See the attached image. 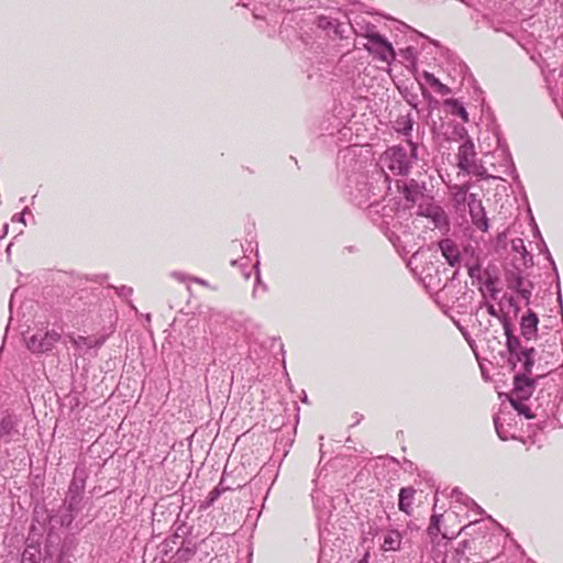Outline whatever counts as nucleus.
I'll return each mask as SVG.
<instances>
[{"instance_id":"36","label":"nucleus","mask_w":563,"mask_h":563,"mask_svg":"<svg viewBox=\"0 0 563 563\" xmlns=\"http://www.w3.org/2000/svg\"><path fill=\"white\" fill-rule=\"evenodd\" d=\"M463 255L465 256V261L482 260L481 252L472 244H467L463 247Z\"/></svg>"},{"instance_id":"62","label":"nucleus","mask_w":563,"mask_h":563,"mask_svg":"<svg viewBox=\"0 0 563 563\" xmlns=\"http://www.w3.org/2000/svg\"><path fill=\"white\" fill-rule=\"evenodd\" d=\"M236 263H238V261H236V260L231 261V264H232V265H235Z\"/></svg>"},{"instance_id":"38","label":"nucleus","mask_w":563,"mask_h":563,"mask_svg":"<svg viewBox=\"0 0 563 563\" xmlns=\"http://www.w3.org/2000/svg\"><path fill=\"white\" fill-rule=\"evenodd\" d=\"M338 20L321 15L317 20V26L323 31H332Z\"/></svg>"},{"instance_id":"58","label":"nucleus","mask_w":563,"mask_h":563,"mask_svg":"<svg viewBox=\"0 0 563 563\" xmlns=\"http://www.w3.org/2000/svg\"><path fill=\"white\" fill-rule=\"evenodd\" d=\"M534 235H537V236L541 238V233H540V231H539V229H538V227H537V225H536V228H534Z\"/></svg>"},{"instance_id":"26","label":"nucleus","mask_w":563,"mask_h":563,"mask_svg":"<svg viewBox=\"0 0 563 563\" xmlns=\"http://www.w3.org/2000/svg\"><path fill=\"white\" fill-rule=\"evenodd\" d=\"M422 77L441 96L451 93V89L446 85L442 84L432 73L423 71Z\"/></svg>"},{"instance_id":"42","label":"nucleus","mask_w":563,"mask_h":563,"mask_svg":"<svg viewBox=\"0 0 563 563\" xmlns=\"http://www.w3.org/2000/svg\"><path fill=\"white\" fill-rule=\"evenodd\" d=\"M465 203L468 206V211H471L472 208L475 209L476 207H483L482 201L477 199L475 194H470Z\"/></svg>"},{"instance_id":"53","label":"nucleus","mask_w":563,"mask_h":563,"mask_svg":"<svg viewBox=\"0 0 563 563\" xmlns=\"http://www.w3.org/2000/svg\"><path fill=\"white\" fill-rule=\"evenodd\" d=\"M507 300H508L509 306H511L514 308L515 314H517L519 312L520 308L517 305L515 298L512 296H510Z\"/></svg>"},{"instance_id":"4","label":"nucleus","mask_w":563,"mask_h":563,"mask_svg":"<svg viewBox=\"0 0 563 563\" xmlns=\"http://www.w3.org/2000/svg\"><path fill=\"white\" fill-rule=\"evenodd\" d=\"M427 178L431 180V176H428L427 172H419L416 178L402 183V195L406 201L415 205L419 200L433 199L432 190L427 188Z\"/></svg>"},{"instance_id":"48","label":"nucleus","mask_w":563,"mask_h":563,"mask_svg":"<svg viewBox=\"0 0 563 563\" xmlns=\"http://www.w3.org/2000/svg\"><path fill=\"white\" fill-rule=\"evenodd\" d=\"M217 489H219V492L221 494H223L224 492L227 490H232L233 488L231 486H228L224 484V477H221L219 484L216 486Z\"/></svg>"},{"instance_id":"63","label":"nucleus","mask_w":563,"mask_h":563,"mask_svg":"<svg viewBox=\"0 0 563 563\" xmlns=\"http://www.w3.org/2000/svg\"><path fill=\"white\" fill-rule=\"evenodd\" d=\"M173 275H174L175 277H177V278H180V277H179V275H178V273H174Z\"/></svg>"},{"instance_id":"37","label":"nucleus","mask_w":563,"mask_h":563,"mask_svg":"<svg viewBox=\"0 0 563 563\" xmlns=\"http://www.w3.org/2000/svg\"><path fill=\"white\" fill-rule=\"evenodd\" d=\"M534 288V284L531 280H525V285L521 286L518 294L526 300V305L530 303V298L532 295V290Z\"/></svg>"},{"instance_id":"5","label":"nucleus","mask_w":563,"mask_h":563,"mask_svg":"<svg viewBox=\"0 0 563 563\" xmlns=\"http://www.w3.org/2000/svg\"><path fill=\"white\" fill-rule=\"evenodd\" d=\"M60 334L56 330H38L31 336L24 335L27 350L33 354H44L51 352L55 344L60 340Z\"/></svg>"},{"instance_id":"50","label":"nucleus","mask_w":563,"mask_h":563,"mask_svg":"<svg viewBox=\"0 0 563 563\" xmlns=\"http://www.w3.org/2000/svg\"><path fill=\"white\" fill-rule=\"evenodd\" d=\"M464 493L459 488L454 487L450 494L451 498H454L459 503V497H462Z\"/></svg>"},{"instance_id":"46","label":"nucleus","mask_w":563,"mask_h":563,"mask_svg":"<svg viewBox=\"0 0 563 563\" xmlns=\"http://www.w3.org/2000/svg\"><path fill=\"white\" fill-rule=\"evenodd\" d=\"M117 292L120 297H129L132 295L133 289L128 286H121L120 288H117Z\"/></svg>"},{"instance_id":"32","label":"nucleus","mask_w":563,"mask_h":563,"mask_svg":"<svg viewBox=\"0 0 563 563\" xmlns=\"http://www.w3.org/2000/svg\"><path fill=\"white\" fill-rule=\"evenodd\" d=\"M511 407L518 412V415L525 416L526 419H533L536 415L532 412L531 408L525 404L526 400H508Z\"/></svg>"},{"instance_id":"35","label":"nucleus","mask_w":563,"mask_h":563,"mask_svg":"<svg viewBox=\"0 0 563 563\" xmlns=\"http://www.w3.org/2000/svg\"><path fill=\"white\" fill-rule=\"evenodd\" d=\"M494 426H495V430L497 432V435L499 437V439L501 441H507L508 439H510V438L512 439L514 438V435H510L508 433V431L505 429V427H504V424L501 422L500 417H498V416L494 417Z\"/></svg>"},{"instance_id":"14","label":"nucleus","mask_w":563,"mask_h":563,"mask_svg":"<svg viewBox=\"0 0 563 563\" xmlns=\"http://www.w3.org/2000/svg\"><path fill=\"white\" fill-rule=\"evenodd\" d=\"M197 545L188 539H181L177 551L169 558V563H188L195 556Z\"/></svg>"},{"instance_id":"10","label":"nucleus","mask_w":563,"mask_h":563,"mask_svg":"<svg viewBox=\"0 0 563 563\" xmlns=\"http://www.w3.org/2000/svg\"><path fill=\"white\" fill-rule=\"evenodd\" d=\"M439 250L451 267L460 266L462 253L452 239H442L438 242Z\"/></svg>"},{"instance_id":"22","label":"nucleus","mask_w":563,"mask_h":563,"mask_svg":"<svg viewBox=\"0 0 563 563\" xmlns=\"http://www.w3.org/2000/svg\"><path fill=\"white\" fill-rule=\"evenodd\" d=\"M505 278L507 283V287L509 289L516 290L517 292L525 285V278L521 275V272L518 268L509 269L505 273Z\"/></svg>"},{"instance_id":"17","label":"nucleus","mask_w":563,"mask_h":563,"mask_svg":"<svg viewBox=\"0 0 563 563\" xmlns=\"http://www.w3.org/2000/svg\"><path fill=\"white\" fill-rule=\"evenodd\" d=\"M416 489L412 486L402 487L399 490L398 495V508L400 511L405 512L408 516H411L413 508Z\"/></svg>"},{"instance_id":"39","label":"nucleus","mask_w":563,"mask_h":563,"mask_svg":"<svg viewBox=\"0 0 563 563\" xmlns=\"http://www.w3.org/2000/svg\"><path fill=\"white\" fill-rule=\"evenodd\" d=\"M525 349L526 347H522L520 350L514 351L512 353H509L508 364L510 365V368L512 371L517 367L518 363H521L523 361L521 352H523Z\"/></svg>"},{"instance_id":"56","label":"nucleus","mask_w":563,"mask_h":563,"mask_svg":"<svg viewBox=\"0 0 563 563\" xmlns=\"http://www.w3.org/2000/svg\"><path fill=\"white\" fill-rule=\"evenodd\" d=\"M369 553L366 552L364 556L358 561V563H368Z\"/></svg>"},{"instance_id":"49","label":"nucleus","mask_w":563,"mask_h":563,"mask_svg":"<svg viewBox=\"0 0 563 563\" xmlns=\"http://www.w3.org/2000/svg\"><path fill=\"white\" fill-rule=\"evenodd\" d=\"M507 159H508V161H509V163H510V172H509V174L511 175V177H512L514 179H517V178H518V174H517V172H516L515 164H514V162H512V159H511V157H510V154H509V153H507Z\"/></svg>"},{"instance_id":"3","label":"nucleus","mask_w":563,"mask_h":563,"mask_svg":"<svg viewBox=\"0 0 563 563\" xmlns=\"http://www.w3.org/2000/svg\"><path fill=\"white\" fill-rule=\"evenodd\" d=\"M368 43L364 44V48L377 59L390 64L396 58V52L391 43L382 34L374 30H367L364 35Z\"/></svg>"},{"instance_id":"1","label":"nucleus","mask_w":563,"mask_h":563,"mask_svg":"<svg viewBox=\"0 0 563 563\" xmlns=\"http://www.w3.org/2000/svg\"><path fill=\"white\" fill-rule=\"evenodd\" d=\"M410 152L401 145H393L380 155L383 169L389 170L395 176H408L412 163L419 158V145L408 141Z\"/></svg>"},{"instance_id":"54","label":"nucleus","mask_w":563,"mask_h":563,"mask_svg":"<svg viewBox=\"0 0 563 563\" xmlns=\"http://www.w3.org/2000/svg\"><path fill=\"white\" fill-rule=\"evenodd\" d=\"M213 504H214V503H213V501H211V500L209 499V497H207V499H206L205 501H202V503H201V505H200V509L206 510V509H208L209 507H211Z\"/></svg>"},{"instance_id":"11","label":"nucleus","mask_w":563,"mask_h":563,"mask_svg":"<svg viewBox=\"0 0 563 563\" xmlns=\"http://www.w3.org/2000/svg\"><path fill=\"white\" fill-rule=\"evenodd\" d=\"M520 335L526 340L530 341L536 339L538 335L539 317L538 314L529 309L520 319Z\"/></svg>"},{"instance_id":"20","label":"nucleus","mask_w":563,"mask_h":563,"mask_svg":"<svg viewBox=\"0 0 563 563\" xmlns=\"http://www.w3.org/2000/svg\"><path fill=\"white\" fill-rule=\"evenodd\" d=\"M483 278H485L483 280L485 287L487 288V290L490 292V297L493 299L496 298V295L497 292L499 291L497 288H496V284L497 282L499 280V277H498V267L496 265H488L484 272H483Z\"/></svg>"},{"instance_id":"8","label":"nucleus","mask_w":563,"mask_h":563,"mask_svg":"<svg viewBox=\"0 0 563 563\" xmlns=\"http://www.w3.org/2000/svg\"><path fill=\"white\" fill-rule=\"evenodd\" d=\"M417 214L430 219L439 229L449 225L448 216L443 208L439 205L432 202L420 203L418 206Z\"/></svg>"},{"instance_id":"13","label":"nucleus","mask_w":563,"mask_h":563,"mask_svg":"<svg viewBox=\"0 0 563 563\" xmlns=\"http://www.w3.org/2000/svg\"><path fill=\"white\" fill-rule=\"evenodd\" d=\"M475 145L473 141L467 137L459 147L457 153V167L461 170H467L475 162Z\"/></svg>"},{"instance_id":"44","label":"nucleus","mask_w":563,"mask_h":563,"mask_svg":"<svg viewBox=\"0 0 563 563\" xmlns=\"http://www.w3.org/2000/svg\"><path fill=\"white\" fill-rule=\"evenodd\" d=\"M332 31H333L334 35L336 37L341 38V40L346 37V35H345V31H346L345 26H344L343 23H341L339 21L335 22V25L333 26Z\"/></svg>"},{"instance_id":"27","label":"nucleus","mask_w":563,"mask_h":563,"mask_svg":"<svg viewBox=\"0 0 563 563\" xmlns=\"http://www.w3.org/2000/svg\"><path fill=\"white\" fill-rule=\"evenodd\" d=\"M521 355L523 356L522 363V372L520 374H526L527 376H530L532 373V368L534 366V356H536V349H525L523 352H521Z\"/></svg>"},{"instance_id":"51","label":"nucleus","mask_w":563,"mask_h":563,"mask_svg":"<svg viewBox=\"0 0 563 563\" xmlns=\"http://www.w3.org/2000/svg\"><path fill=\"white\" fill-rule=\"evenodd\" d=\"M222 494L216 487L209 493L208 497L211 501H216Z\"/></svg>"},{"instance_id":"12","label":"nucleus","mask_w":563,"mask_h":563,"mask_svg":"<svg viewBox=\"0 0 563 563\" xmlns=\"http://www.w3.org/2000/svg\"><path fill=\"white\" fill-rule=\"evenodd\" d=\"M20 435L18 418L13 415H5L0 421V442L10 443Z\"/></svg>"},{"instance_id":"25","label":"nucleus","mask_w":563,"mask_h":563,"mask_svg":"<svg viewBox=\"0 0 563 563\" xmlns=\"http://www.w3.org/2000/svg\"><path fill=\"white\" fill-rule=\"evenodd\" d=\"M401 534L397 530H390L384 538L383 549L385 551H397L400 549Z\"/></svg>"},{"instance_id":"47","label":"nucleus","mask_w":563,"mask_h":563,"mask_svg":"<svg viewBox=\"0 0 563 563\" xmlns=\"http://www.w3.org/2000/svg\"><path fill=\"white\" fill-rule=\"evenodd\" d=\"M258 266H260V263L256 262L255 265H254V268L256 269V285H261L263 287V289L266 291L267 290V285L262 283Z\"/></svg>"},{"instance_id":"45","label":"nucleus","mask_w":563,"mask_h":563,"mask_svg":"<svg viewBox=\"0 0 563 563\" xmlns=\"http://www.w3.org/2000/svg\"><path fill=\"white\" fill-rule=\"evenodd\" d=\"M486 310L489 316L497 318L500 321V317H509L506 313L499 314L495 306L490 302H485Z\"/></svg>"},{"instance_id":"21","label":"nucleus","mask_w":563,"mask_h":563,"mask_svg":"<svg viewBox=\"0 0 563 563\" xmlns=\"http://www.w3.org/2000/svg\"><path fill=\"white\" fill-rule=\"evenodd\" d=\"M470 216L473 224L483 232H486L489 228L488 218L486 217V212L484 207L472 208L470 211Z\"/></svg>"},{"instance_id":"33","label":"nucleus","mask_w":563,"mask_h":563,"mask_svg":"<svg viewBox=\"0 0 563 563\" xmlns=\"http://www.w3.org/2000/svg\"><path fill=\"white\" fill-rule=\"evenodd\" d=\"M511 249L514 252L520 253L523 261H526V256H529L530 265H533V256L527 251L522 239H514Z\"/></svg>"},{"instance_id":"60","label":"nucleus","mask_w":563,"mask_h":563,"mask_svg":"<svg viewBox=\"0 0 563 563\" xmlns=\"http://www.w3.org/2000/svg\"><path fill=\"white\" fill-rule=\"evenodd\" d=\"M194 280L198 284H205V280H202L201 278H198V277H195Z\"/></svg>"},{"instance_id":"64","label":"nucleus","mask_w":563,"mask_h":563,"mask_svg":"<svg viewBox=\"0 0 563 563\" xmlns=\"http://www.w3.org/2000/svg\"><path fill=\"white\" fill-rule=\"evenodd\" d=\"M302 401H303V402H307V401H308L307 396H305V397H303Z\"/></svg>"},{"instance_id":"6","label":"nucleus","mask_w":563,"mask_h":563,"mask_svg":"<svg viewBox=\"0 0 563 563\" xmlns=\"http://www.w3.org/2000/svg\"><path fill=\"white\" fill-rule=\"evenodd\" d=\"M542 377V375L532 378L527 376L526 374H515L514 376V388L510 394L507 396L508 400L519 399V400H528L538 384V380Z\"/></svg>"},{"instance_id":"15","label":"nucleus","mask_w":563,"mask_h":563,"mask_svg":"<svg viewBox=\"0 0 563 563\" xmlns=\"http://www.w3.org/2000/svg\"><path fill=\"white\" fill-rule=\"evenodd\" d=\"M500 323L504 328V334L506 336V349L508 353L522 349L519 336L515 335L514 324L510 317H500Z\"/></svg>"},{"instance_id":"16","label":"nucleus","mask_w":563,"mask_h":563,"mask_svg":"<svg viewBox=\"0 0 563 563\" xmlns=\"http://www.w3.org/2000/svg\"><path fill=\"white\" fill-rule=\"evenodd\" d=\"M71 344L77 349H98L101 347L107 341L106 334L92 335V336H84V335H68Z\"/></svg>"},{"instance_id":"52","label":"nucleus","mask_w":563,"mask_h":563,"mask_svg":"<svg viewBox=\"0 0 563 563\" xmlns=\"http://www.w3.org/2000/svg\"><path fill=\"white\" fill-rule=\"evenodd\" d=\"M26 210H27V208H25L23 210V212L14 214L12 220L13 221H19V222H22V223L25 224L24 214H25Z\"/></svg>"},{"instance_id":"31","label":"nucleus","mask_w":563,"mask_h":563,"mask_svg":"<svg viewBox=\"0 0 563 563\" xmlns=\"http://www.w3.org/2000/svg\"><path fill=\"white\" fill-rule=\"evenodd\" d=\"M465 267L467 268L468 276L477 282H483L482 260L465 261Z\"/></svg>"},{"instance_id":"43","label":"nucleus","mask_w":563,"mask_h":563,"mask_svg":"<svg viewBox=\"0 0 563 563\" xmlns=\"http://www.w3.org/2000/svg\"><path fill=\"white\" fill-rule=\"evenodd\" d=\"M180 539V537L178 534H175L172 540H166L163 544H162V552L164 554H167L168 551H172L173 550V547L169 545V543L172 542L173 544L177 545L178 544V540Z\"/></svg>"},{"instance_id":"34","label":"nucleus","mask_w":563,"mask_h":563,"mask_svg":"<svg viewBox=\"0 0 563 563\" xmlns=\"http://www.w3.org/2000/svg\"><path fill=\"white\" fill-rule=\"evenodd\" d=\"M468 189H470V185L468 184H464L462 186H459L455 190V192L453 194V199L454 201L457 203V205H461V203H465L466 200H467V197H468Z\"/></svg>"},{"instance_id":"40","label":"nucleus","mask_w":563,"mask_h":563,"mask_svg":"<svg viewBox=\"0 0 563 563\" xmlns=\"http://www.w3.org/2000/svg\"><path fill=\"white\" fill-rule=\"evenodd\" d=\"M464 172L467 174L481 176L483 178H488V176L486 175L485 167L483 165H477L476 163H474V165H472L470 168H467V170Z\"/></svg>"},{"instance_id":"7","label":"nucleus","mask_w":563,"mask_h":563,"mask_svg":"<svg viewBox=\"0 0 563 563\" xmlns=\"http://www.w3.org/2000/svg\"><path fill=\"white\" fill-rule=\"evenodd\" d=\"M84 508V501L76 498L65 497L63 506L59 507L54 520L65 528H69L74 522L75 518Z\"/></svg>"},{"instance_id":"57","label":"nucleus","mask_w":563,"mask_h":563,"mask_svg":"<svg viewBox=\"0 0 563 563\" xmlns=\"http://www.w3.org/2000/svg\"><path fill=\"white\" fill-rule=\"evenodd\" d=\"M420 87H421L423 97H426V98L430 97V92L422 85H420Z\"/></svg>"},{"instance_id":"9","label":"nucleus","mask_w":563,"mask_h":563,"mask_svg":"<svg viewBox=\"0 0 563 563\" xmlns=\"http://www.w3.org/2000/svg\"><path fill=\"white\" fill-rule=\"evenodd\" d=\"M488 519L489 522L484 519L474 520L461 528L459 533H464L465 536L470 537L471 539L468 540L472 541V544H474L478 538L484 539L489 534V525H492L494 521L492 517H488Z\"/></svg>"},{"instance_id":"18","label":"nucleus","mask_w":563,"mask_h":563,"mask_svg":"<svg viewBox=\"0 0 563 563\" xmlns=\"http://www.w3.org/2000/svg\"><path fill=\"white\" fill-rule=\"evenodd\" d=\"M86 488V478L75 470L73 478L69 483L68 489L66 492V497L80 499L84 501V492Z\"/></svg>"},{"instance_id":"59","label":"nucleus","mask_w":563,"mask_h":563,"mask_svg":"<svg viewBox=\"0 0 563 563\" xmlns=\"http://www.w3.org/2000/svg\"><path fill=\"white\" fill-rule=\"evenodd\" d=\"M523 264L527 266V267H530V262H529V256H526V261H523Z\"/></svg>"},{"instance_id":"19","label":"nucleus","mask_w":563,"mask_h":563,"mask_svg":"<svg viewBox=\"0 0 563 563\" xmlns=\"http://www.w3.org/2000/svg\"><path fill=\"white\" fill-rule=\"evenodd\" d=\"M450 539L446 533L434 539H429L431 543V554L434 560H442L444 562Z\"/></svg>"},{"instance_id":"41","label":"nucleus","mask_w":563,"mask_h":563,"mask_svg":"<svg viewBox=\"0 0 563 563\" xmlns=\"http://www.w3.org/2000/svg\"><path fill=\"white\" fill-rule=\"evenodd\" d=\"M459 503L463 504L466 507H474L477 509L478 514H483L484 510L467 495H463L462 497H459Z\"/></svg>"},{"instance_id":"30","label":"nucleus","mask_w":563,"mask_h":563,"mask_svg":"<svg viewBox=\"0 0 563 563\" xmlns=\"http://www.w3.org/2000/svg\"><path fill=\"white\" fill-rule=\"evenodd\" d=\"M413 126L410 114L399 117L395 122V130L404 135H409Z\"/></svg>"},{"instance_id":"23","label":"nucleus","mask_w":563,"mask_h":563,"mask_svg":"<svg viewBox=\"0 0 563 563\" xmlns=\"http://www.w3.org/2000/svg\"><path fill=\"white\" fill-rule=\"evenodd\" d=\"M41 549L38 544H27L22 553L21 563H41Z\"/></svg>"},{"instance_id":"28","label":"nucleus","mask_w":563,"mask_h":563,"mask_svg":"<svg viewBox=\"0 0 563 563\" xmlns=\"http://www.w3.org/2000/svg\"><path fill=\"white\" fill-rule=\"evenodd\" d=\"M41 563H60V553L57 545H45L44 554L41 555Z\"/></svg>"},{"instance_id":"55","label":"nucleus","mask_w":563,"mask_h":563,"mask_svg":"<svg viewBox=\"0 0 563 563\" xmlns=\"http://www.w3.org/2000/svg\"><path fill=\"white\" fill-rule=\"evenodd\" d=\"M344 251H347L349 253H355L358 251V249L355 245H349L344 247Z\"/></svg>"},{"instance_id":"29","label":"nucleus","mask_w":563,"mask_h":563,"mask_svg":"<svg viewBox=\"0 0 563 563\" xmlns=\"http://www.w3.org/2000/svg\"><path fill=\"white\" fill-rule=\"evenodd\" d=\"M442 518H443V515H441V514H433L431 516L430 523L427 529V536L429 539L438 538L439 536L444 533V532H441V529H440Z\"/></svg>"},{"instance_id":"61","label":"nucleus","mask_w":563,"mask_h":563,"mask_svg":"<svg viewBox=\"0 0 563 563\" xmlns=\"http://www.w3.org/2000/svg\"><path fill=\"white\" fill-rule=\"evenodd\" d=\"M503 238H505V233H501V234H499V235H498V240H499V241H501V240H503Z\"/></svg>"},{"instance_id":"2","label":"nucleus","mask_w":563,"mask_h":563,"mask_svg":"<svg viewBox=\"0 0 563 563\" xmlns=\"http://www.w3.org/2000/svg\"><path fill=\"white\" fill-rule=\"evenodd\" d=\"M347 195L350 201L358 208H368L371 214L385 216V206H380L377 199L372 201L373 197H376L374 191L375 187L368 181L365 175H355L354 178L349 179Z\"/></svg>"},{"instance_id":"24","label":"nucleus","mask_w":563,"mask_h":563,"mask_svg":"<svg viewBox=\"0 0 563 563\" xmlns=\"http://www.w3.org/2000/svg\"><path fill=\"white\" fill-rule=\"evenodd\" d=\"M444 104L450 108L452 114L460 117L463 122H468V113L461 101L457 99H446Z\"/></svg>"}]
</instances>
